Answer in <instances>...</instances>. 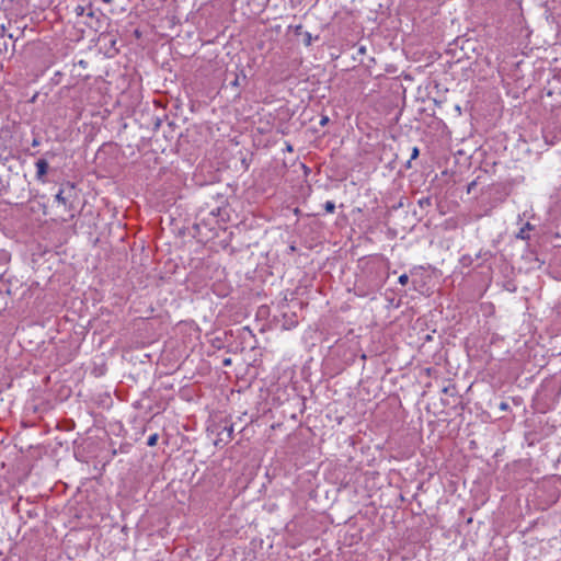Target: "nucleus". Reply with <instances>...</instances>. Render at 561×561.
Wrapping results in <instances>:
<instances>
[{
    "instance_id": "4be33fe9",
    "label": "nucleus",
    "mask_w": 561,
    "mask_h": 561,
    "mask_svg": "<svg viewBox=\"0 0 561 561\" xmlns=\"http://www.w3.org/2000/svg\"><path fill=\"white\" fill-rule=\"evenodd\" d=\"M286 150H287L288 152H293L294 148H293V146H291L290 144H287V145H286Z\"/></svg>"
},
{
    "instance_id": "b1692460",
    "label": "nucleus",
    "mask_w": 561,
    "mask_h": 561,
    "mask_svg": "<svg viewBox=\"0 0 561 561\" xmlns=\"http://www.w3.org/2000/svg\"><path fill=\"white\" fill-rule=\"evenodd\" d=\"M87 15H88L89 18H93V16H94V11L90 10V11L87 13Z\"/></svg>"
},
{
    "instance_id": "f03ea898",
    "label": "nucleus",
    "mask_w": 561,
    "mask_h": 561,
    "mask_svg": "<svg viewBox=\"0 0 561 561\" xmlns=\"http://www.w3.org/2000/svg\"><path fill=\"white\" fill-rule=\"evenodd\" d=\"M232 76V79L229 81V85L232 88H240L247 82V76L244 71L241 69L240 72L237 71H228L227 77ZM228 80V78H226Z\"/></svg>"
},
{
    "instance_id": "423d86ee",
    "label": "nucleus",
    "mask_w": 561,
    "mask_h": 561,
    "mask_svg": "<svg viewBox=\"0 0 561 561\" xmlns=\"http://www.w3.org/2000/svg\"><path fill=\"white\" fill-rule=\"evenodd\" d=\"M530 228H531L530 224H529V222H527V224L525 225V227H523V228L519 230V232L517 233V238L523 239V240L528 239V238H529V236H528V234H526V231H527V230H529Z\"/></svg>"
},
{
    "instance_id": "dca6fc26",
    "label": "nucleus",
    "mask_w": 561,
    "mask_h": 561,
    "mask_svg": "<svg viewBox=\"0 0 561 561\" xmlns=\"http://www.w3.org/2000/svg\"><path fill=\"white\" fill-rule=\"evenodd\" d=\"M366 53V47L365 46H359L358 49H357V54L358 55H364Z\"/></svg>"
},
{
    "instance_id": "f257e3e1",
    "label": "nucleus",
    "mask_w": 561,
    "mask_h": 561,
    "mask_svg": "<svg viewBox=\"0 0 561 561\" xmlns=\"http://www.w3.org/2000/svg\"><path fill=\"white\" fill-rule=\"evenodd\" d=\"M76 196L75 184L67 182L60 186L58 193L55 195V199L59 204H62L65 209L70 211L73 209L72 201Z\"/></svg>"
},
{
    "instance_id": "9b49d317",
    "label": "nucleus",
    "mask_w": 561,
    "mask_h": 561,
    "mask_svg": "<svg viewBox=\"0 0 561 561\" xmlns=\"http://www.w3.org/2000/svg\"><path fill=\"white\" fill-rule=\"evenodd\" d=\"M419 205L421 207L430 206L431 205V198L430 197H423L419 201Z\"/></svg>"
},
{
    "instance_id": "7ed1b4c3",
    "label": "nucleus",
    "mask_w": 561,
    "mask_h": 561,
    "mask_svg": "<svg viewBox=\"0 0 561 561\" xmlns=\"http://www.w3.org/2000/svg\"><path fill=\"white\" fill-rule=\"evenodd\" d=\"M233 437V425H225L219 432H218V439L215 442L216 445H218L219 442H222L225 444L229 443Z\"/></svg>"
},
{
    "instance_id": "9d476101",
    "label": "nucleus",
    "mask_w": 561,
    "mask_h": 561,
    "mask_svg": "<svg viewBox=\"0 0 561 561\" xmlns=\"http://www.w3.org/2000/svg\"><path fill=\"white\" fill-rule=\"evenodd\" d=\"M324 209H325L327 213L332 214L335 210V204L332 201H328L324 204Z\"/></svg>"
},
{
    "instance_id": "aec40b11",
    "label": "nucleus",
    "mask_w": 561,
    "mask_h": 561,
    "mask_svg": "<svg viewBox=\"0 0 561 561\" xmlns=\"http://www.w3.org/2000/svg\"><path fill=\"white\" fill-rule=\"evenodd\" d=\"M161 125V119L160 118H157L156 123H154V128L158 129Z\"/></svg>"
},
{
    "instance_id": "39448f33",
    "label": "nucleus",
    "mask_w": 561,
    "mask_h": 561,
    "mask_svg": "<svg viewBox=\"0 0 561 561\" xmlns=\"http://www.w3.org/2000/svg\"><path fill=\"white\" fill-rule=\"evenodd\" d=\"M36 165V179L42 180L48 171V162L45 159H39L35 163Z\"/></svg>"
},
{
    "instance_id": "bb28decb",
    "label": "nucleus",
    "mask_w": 561,
    "mask_h": 561,
    "mask_svg": "<svg viewBox=\"0 0 561 561\" xmlns=\"http://www.w3.org/2000/svg\"><path fill=\"white\" fill-rule=\"evenodd\" d=\"M480 257H481V252L476 254V259H480Z\"/></svg>"
},
{
    "instance_id": "1a4fd4ad",
    "label": "nucleus",
    "mask_w": 561,
    "mask_h": 561,
    "mask_svg": "<svg viewBox=\"0 0 561 561\" xmlns=\"http://www.w3.org/2000/svg\"><path fill=\"white\" fill-rule=\"evenodd\" d=\"M442 391L446 394L455 396L457 392V389L455 386L449 385V386L444 387Z\"/></svg>"
},
{
    "instance_id": "cd10ccee",
    "label": "nucleus",
    "mask_w": 561,
    "mask_h": 561,
    "mask_svg": "<svg viewBox=\"0 0 561 561\" xmlns=\"http://www.w3.org/2000/svg\"><path fill=\"white\" fill-rule=\"evenodd\" d=\"M105 3H111L113 0H102Z\"/></svg>"
},
{
    "instance_id": "20e7f679",
    "label": "nucleus",
    "mask_w": 561,
    "mask_h": 561,
    "mask_svg": "<svg viewBox=\"0 0 561 561\" xmlns=\"http://www.w3.org/2000/svg\"><path fill=\"white\" fill-rule=\"evenodd\" d=\"M289 28H293L295 35H301L304 37L302 42H304L305 46H307V47L311 46L313 37H312L311 33L302 31L301 24H298L295 26H289ZM314 39H319V36H316Z\"/></svg>"
},
{
    "instance_id": "2eb2a0df",
    "label": "nucleus",
    "mask_w": 561,
    "mask_h": 561,
    "mask_svg": "<svg viewBox=\"0 0 561 561\" xmlns=\"http://www.w3.org/2000/svg\"><path fill=\"white\" fill-rule=\"evenodd\" d=\"M499 409L501 411H507L510 409V405L506 401H502L500 404H499Z\"/></svg>"
},
{
    "instance_id": "6e6552de",
    "label": "nucleus",
    "mask_w": 561,
    "mask_h": 561,
    "mask_svg": "<svg viewBox=\"0 0 561 561\" xmlns=\"http://www.w3.org/2000/svg\"><path fill=\"white\" fill-rule=\"evenodd\" d=\"M158 438H159V436H158V434H157V433H154V434L150 435V436L148 437L147 445H148L149 447H153V446H156V445H157V442H158Z\"/></svg>"
},
{
    "instance_id": "412c9836",
    "label": "nucleus",
    "mask_w": 561,
    "mask_h": 561,
    "mask_svg": "<svg viewBox=\"0 0 561 561\" xmlns=\"http://www.w3.org/2000/svg\"><path fill=\"white\" fill-rule=\"evenodd\" d=\"M38 145H39V140L37 138H34L33 141H32V146L36 147Z\"/></svg>"
},
{
    "instance_id": "5701e85b",
    "label": "nucleus",
    "mask_w": 561,
    "mask_h": 561,
    "mask_svg": "<svg viewBox=\"0 0 561 561\" xmlns=\"http://www.w3.org/2000/svg\"><path fill=\"white\" fill-rule=\"evenodd\" d=\"M219 211H220V208H217L216 210H211L210 214L211 215H219Z\"/></svg>"
},
{
    "instance_id": "4468645a",
    "label": "nucleus",
    "mask_w": 561,
    "mask_h": 561,
    "mask_svg": "<svg viewBox=\"0 0 561 561\" xmlns=\"http://www.w3.org/2000/svg\"><path fill=\"white\" fill-rule=\"evenodd\" d=\"M75 12L78 16H81L84 14L85 12V8L82 7V5H77L76 9H75Z\"/></svg>"
},
{
    "instance_id": "f3484780",
    "label": "nucleus",
    "mask_w": 561,
    "mask_h": 561,
    "mask_svg": "<svg viewBox=\"0 0 561 561\" xmlns=\"http://www.w3.org/2000/svg\"><path fill=\"white\" fill-rule=\"evenodd\" d=\"M328 122H329V117H328V116H323V117L321 118V121H320V125H321V126H324V125H327V124H328Z\"/></svg>"
},
{
    "instance_id": "a878e982",
    "label": "nucleus",
    "mask_w": 561,
    "mask_h": 561,
    "mask_svg": "<svg viewBox=\"0 0 561 561\" xmlns=\"http://www.w3.org/2000/svg\"><path fill=\"white\" fill-rule=\"evenodd\" d=\"M545 140H546L547 144H551V145L554 144L553 140L549 141L547 136H545Z\"/></svg>"
},
{
    "instance_id": "393cba45",
    "label": "nucleus",
    "mask_w": 561,
    "mask_h": 561,
    "mask_svg": "<svg viewBox=\"0 0 561 561\" xmlns=\"http://www.w3.org/2000/svg\"><path fill=\"white\" fill-rule=\"evenodd\" d=\"M411 161H412V160H411V158H410V159L408 160V162L405 163V168H407V169H410V168H411Z\"/></svg>"
},
{
    "instance_id": "a211bd4d",
    "label": "nucleus",
    "mask_w": 561,
    "mask_h": 561,
    "mask_svg": "<svg viewBox=\"0 0 561 561\" xmlns=\"http://www.w3.org/2000/svg\"><path fill=\"white\" fill-rule=\"evenodd\" d=\"M474 186H476V181H472L471 183H469V185L467 187V192L470 193L471 190H473Z\"/></svg>"
},
{
    "instance_id": "f8f14e48",
    "label": "nucleus",
    "mask_w": 561,
    "mask_h": 561,
    "mask_svg": "<svg viewBox=\"0 0 561 561\" xmlns=\"http://www.w3.org/2000/svg\"><path fill=\"white\" fill-rule=\"evenodd\" d=\"M399 284H401L402 286L407 285L408 282H409V276L407 274H402L399 276V279H398Z\"/></svg>"
},
{
    "instance_id": "ddd939ff",
    "label": "nucleus",
    "mask_w": 561,
    "mask_h": 561,
    "mask_svg": "<svg viewBox=\"0 0 561 561\" xmlns=\"http://www.w3.org/2000/svg\"><path fill=\"white\" fill-rule=\"evenodd\" d=\"M420 156V149L417 147L412 148L411 160H415Z\"/></svg>"
},
{
    "instance_id": "6ab92c4d",
    "label": "nucleus",
    "mask_w": 561,
    "mask_h": 561,
    "mask_svg": "<svg viewBox=\"0 0 561 561\" xmlns=\"http://www.w3.org/2000/svg\"><path fill=\"white\" fill-rule=\"evenodd\" d=\"M231 362H232V360H231V358H229V357H228V358H225V359L222 360V365H224V366H230V365H231Z\"/></svg>"
},
{
    "instance_id": "0eeeda50",
    "label": "nucleus",
    "mask_w": 561,
    "mask_h": 561,
    "mask_svg": "<svg viewBox=\"0 0 561 561\" xmlns=\"http://www.w3.org/2000/svg\"><path fill=\"white\" fill-rule=\"evenodd\" d=\"M473 261H474V259L469 254L462 255L460 259V263L463 266H470L473 263Z\"/></svg>"
}]
</instances>
